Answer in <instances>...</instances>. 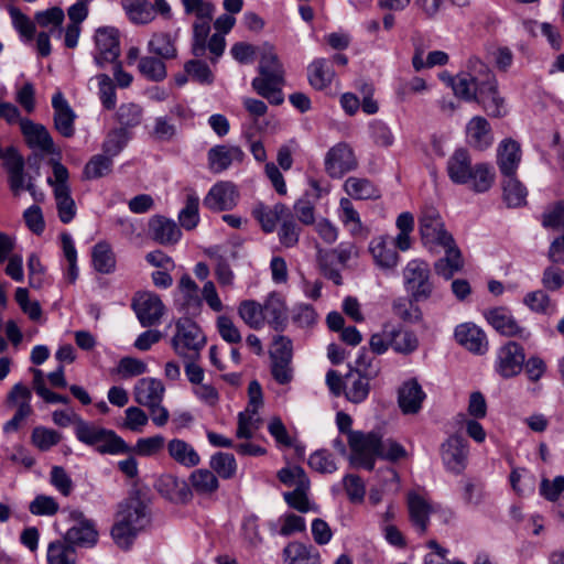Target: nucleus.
<instances>
[{
  "instance_id": "f257e3e1",
  "label": "nucleus",
  "mask_w": 564,
  "mask_h": 564,
  "mask_svg": "<svg viewBox=\"0 0 564 564\" xmlns=\"http://www.w3.org/2000/svg\"><path fill=\"white\" fill-rule=\"evenodd\" d=\"M403 286L408 300L394 301L393 312L405 322H417L422 318L417 304L429 301L434 291L429 263L421 259L410 260L403 270Z\"/></svg>"
},
{
  "instance_id": "f03ea898",
  "label": "nucleus",
  "mask_w": 564,
  "mask_h": 564,
  "mask_svg": "<svg viewBox=\"0 0 564 564\" xmlns=\"http://www.w3.org/2000/svg\"><path fill=\"white\" fill-rule=\"evenodd\" d=\"M446 172L451 182L455 185L471 183L475 193L488 192L496 177L492 166L488 163H476L473 165L471 155L466 148L456 149L448 158Z\"/></svg>"
},
{
  "instance_id": "7ed1b4c3",
  "label": "nucleus",
  "mask_w": 564,
  "mask_h": 564,
  "mask_svg": "<svg viewBox=\"0 0 564 564\" xmlns=\"http://www.w3.org/2000/svg\"><path fill=\"white\" fill-rule=\"evenodd\" d=\"M118 517L111 528V536L121 550L128 551L139 532L150 523V516L145 503L140 498H132L120 505Z\"/></svg>"
},
{
  "instance_id": "20e7f679",
  "label": "nucleus",
  "mask_w": 564,
  "mask_h": 564,
  "mask_svg": "<svg viewBox=\"0 0 564 564\" xmlns=\"http://www.w3.org/2000/svg\"><path fill=\"white\" fill-rule=\"evenodd\" d=\"M74 434L78 442L95 447L100 455H122L131 452V446L113 430L95 425L75 415Z\"/></svg>"
},
{
  "instance_id": "39448f33",
  "label": "nucleus",
  "mask_w": 564,
  "mask_h": 564,
  "mask_svg": "<svg viewBox=\"0 0 564 564\" xmlns=\"http://www.w3.org/2000/svg\"><path fill=\"white\" fill-rule=\"evenodd\" d=\"M469 67L482 72V79L473 100L480 105L484 111L492 118H502L507 115L505 98L500 96L496 75L477 57L469 58Z\"/></svg>"
},
{
  "instance_id": "423d86ee",
  "label": "nucleus",
  "mask_w": 564,
  "mask_h": 564,
  "mask_svg": "<svg viewBox=\"0 0 564 564\" xmlns=\"http://www.w3.org/2000/svg\"><path fill=\"white\" fill-rule=\"evenodd\" d=\"M419 230L424 245L443 247L448 253L459 254V248L446 229L440 212L435 207L422 209L419 218Z\"/></svg>"
},
{
  "instance_id": "0eeeda50",
  "label": "nucleus",
  "mask_w": 564,
  "mask_h": 564,
  "mask_svg": "<svg viewBox=\"0 0 564 564\" xmlns=\"http://www.w3.org/2000/svg\"><path fill=\"white\" fill-rule=\"evenodd\" d=\"M348 444L351 451L350 465L372 471L376 465V455H380L381 436L373 432H350Z\"/></svg>"
},
{
  "instance_id": "6e6552de",
  "label": "nucleus",
  "mask_w": 564,
  "mask_h": 564,
  "mask_svg": "<svg viewBox=\"0 0 564 564\" xmlns=\"http://www.w3.org/2000/svg\"><path fill=\"white\" fill-rule=\"evenodd\" d=\"M70 520L75 523L70 527L62 539L76 547L89 549L98 542V530L94 520L87 519L83 511L73 510L69 513Z\"/></svg>"
},
{
  "instance_id": "1a4fd4ad",
  "label": "nucleus",
  "mask_w": 564,
  "mask_h": 564,
  "mask_svg": "<svg viewBox=\"0 0 564 564\" xmlns=\"http://www.w3.org/2000/svg\"><path fill=\"white\" fill-rule=\"evenodd\" d=\"M440 452L442 462L447 471L454 475L463 474L467 467L469 452L468 442L463 435L458 433L449 435L441 444Z\"/></svg>"
},
{
  "instance_id": "9d476101",
  "label": "nucleus",
  "mask_w": 564,
  "mask_h": 564,
  "mask_svg": "<svg viewBox=\"0 0 564 564\" xmlns=\"http://www.w3.org/2000/svg\"><path fill=\"white\" fill-rule=\"evenodd\" d=\"M524 358L523 346L509 340L497 350L495 370L503 379L514 378L522 372Z\"/></svg>"
},
{
  "instance_id": "9b49d317",
  "label": "nucleus",
  "mask_w": 564,
  "mask_h": 564,
  "mask_svg": "<svg viewBox=\"0 0 564 564\" xmlns=\"http://www.w3.org/2000/svg\"><path fill=\"white\" fill-rule=\"evenodd\" d=\"M131 306L142 327L159 325L165 313L160 295L150 291L137 293Z\"/></svg>"
},
{
  "instance_id": "f8f14e48",
  "label": "nucleus",
  "mask_w": 564,
  "mask_h": 564,
  "mask_svg": "<svg viewBox=\"0 0 564 564\" xmlns=\"http://www.w3.org/2000/svg\"><path fill=\"white\" fill-rule=\"evenodd\" d=\"M96 53L94 55L95 64L99 68H105L109 62L117 61L120 57V35L115 26H100L95 33Z\"/></svg>"
},
{
  "instance_id": "ddd939ff",
  "label": "nucleus",
  "mask_w": 564,
  "mask_h": 564,
  "mask_svg": "<svg viewBox=\"0 0 564 564\" xmlns=\"http://www.w3.org/2000/svg\"><path fill=\"white\" fill-rule=\"evenodd\" d=\"M484 316L487 323L502 336L518 337L523 340L531 336V333L520 326L510 311L503 306L489 308L484 312Z\"/></svg>"
},
{
  "instance_id": "4468645a",
  "label": "nucleus",
  "mask_w": 564,
  "mask_h": 564,
  "mask_svg": "<svg viewBox=\"0 0 564 564\" xmlns=\"http://www.w3.org/2000/svg\"><path fill=\"white\" fill-rule=\"evenodd\" d=\"M357 167L352 149L345 142L337 143L325 156V171L332 178H341Z\"/></svg>"
},
{
  "instance_id": "2eb2a0df",
  "label": "nucleus",
  "mask_w": 564,
  "mask_h": 564,
  "mask_svg": "<svg viewBox=\"0 0 564 564\" xmlns=\"http://www.w3.org/2000/svg\"><path fill=\"white\" fill-rule=\"evenodd\" d=\"M239 199L237 187L231 182H218L210 187L203 199L206 208L214 213L234 209Z\"/></svg>"
},
{
  "instance_id": "dca6fc26",
  "label": "nucleus",
  "mask_w": 564,
  "mask_h": 564,
  "mask_svg": "<svg viewBox=\"0 0 564 564\" xmlns=\"http://www.w3.org/2000/svg\"><path fill=\"white\" fill-rule=\"evenodd\" d=\"M260 76L254 77L251 86L254 91L265 98L269 104L279 106L284 101V95L281 85L284 83L282 74L268 72L265 67H259Z\"/></svg>"
},
{
  "instance_id": "f3484780",
  "label": "nucleus",
  "mask_w": 564,
  "mask_h": 564,
  "mask_svg": "<svg viewBox=\"0 0 564 564\" xmlns=\"http://www.w3.org/2000/svg\"><path fill=\"white\" fill-rule=\"evenodd\" d=\"M175 326L176 334L172 338V347L178 356H185V354L180 350V340L183 343V348L188 350L199 351L205 346V337L197 340L200 328L192 318L182 317L176 322Z\"/></svg>"
},
{
  "instance_id": "a211bd4d",
  "label": "nucleus",
  "mask_w": 564,
  "mask_h": 564,
  "mask_svg": "<svg viewBox=\"0 0 564 564\" xmlns=\"http://www.w3.org/2000/svg\"><path fill=\"white\" fill-rule=\"evenodd\" d=\"M151 239L162 246L177 243L183 234L176 223L163 215H153L148 223Z\"/></svg>"
},
{
  "instance_id": "6ab92c4d",
  "label": "nucleus",
  "mask_w": 564,
  "mask_h": 564,
  "mask_svg": "<svg viewBox=\"0 0 564 564\" xmlns=\"http://www.w3.org/2000/svg\"><path fill=\"white\" fill-rule=\"evenodd\" d=\"M20 127L29 148L39 149L43 154L57 152L52 135L43 124L23 119Z\"/></svg>"
},
{
  "instance_id": "aec40b11",
  "label": "nucleus",
  "mask_w": 564,
  "mask_h": 564,
  "mask_svg": "<svg viewBox=\"0 0 564 564\" xmlns=\"http://www.w3.org/2000/svg\"><path fill=\"white\" fill-rule=\"evenodd\" d=\"M480 79H482V72L470 68L468 62L466 72H460L456 76H448V86L452 87L457 98L471 102L476 98L475 94Z\"/></svg>"
},
{
  "instance_id": "412c9836",
  "label": "nucleus",
  "mask_w": 564,
  "mask_h": 564,
  "mask_svg": "<svg viewBox=\"0 0 564 564\" xmlns=\"http://www.w3.org/2000/svg\"><path fill=\"white\" fill-rule=\"evenodd\" d=\"M426 393L415 378L404 381L398 389V405L403 414H416L422 409Z\"/></svg>"
},
{
  "instance_id": "4be33fe9",
  "label": "nucleus",
  "mask_w": 564,
  "mask_h": 564,
  "mask_svg": "<svg viewBox=\"0 0 564 564\" xmlns=\"http://www.w3.org/2000/svg\"><path fill=\"white\" fill-rule=\"evenodd\" d=\"M52 107L54 109L55 129L64 138H72L75 134V120L77 116L61 91L53 95Z\"/></svg>"
},
{
  "instance_id": "5701e85b",
  "label": "nucleus",
  "mask_w": 564,
  "mask_h": 564,
  "mask_svg": "<svg viewBox=\"0 0 564 564\" xmlns=\"http://www.w3.org/2000/svg\"><path fill=\"white\" fill-rule=\"evenodd\" d=\"M1 159H4V165L8 171L9 187L14 196L24 191L25 160L14 147L7 148Z\"/></svg>"
},
{
  "instance_id": "b1692460",
  "label": "nucleus",
  "mask_w": 564,
  "mask_h": 564,
  "mask_svg": "<svg viewBox=\"0 0 564 564\" xmlns=\"http://www.w3.org/2000/svg\"><path fill=\"white\" fill-rule=\"evenodd\" d=\"M455 340L477 355H484L487 351V337L485 332L473 323H462L455 327Z\"/></svg>"
},
{
  "instance_id": "393cba45",
  "label": "nucleus",
  "mask_w": 564,
  "mask_h": 564,
  "mask_svg": "<svg viewBox=\"0 0 564 564\" xmlns=\"http://www.w3.org/2000/svg\"><path fill=\"white\" fill-rule=\"evenodd\" d=\"M243 159V151L236 145L217 144L207 152L208 169L214 174L228 170L234 161L242 162Z\"/></svg>"
},
{
  "instance_id": "a878e982",
  "label": "nucleus",
  "mask_w": 564,
  "mask_h": 564,
  "mask_svg": "<svg viewBox=\"0 0 564 564\" xmlns=\"http://www.w3.org/2000/svg\"><path fill=\"white\" fill-rule=\"evenodd\" d=\"M158 491L174 503H187L193 498L189 484L174 475H163L158 481Z\"/></svg>"
},
{
  "instance_id": "bb28decb",
  "label": "nucleus",
  "mask_w": 564,
  "mask_h": 564,
  "mask_svg": "<svg viewBox=\"0 0 564 564\" xmlns=\"http://www.w3.org/2000/svg\"><path fill=\"white\" fill-rule=\"evenodd\" d=\"M164 392L165 388L162 381L155 378H142L138 380L133 389L134 401L147 408L162 403Z\"/></svg>"
},
{
  "instance_id": "cd10ccee",
  "label": "nucleus",
  "mask_w": 564,
  "mask_h": 564,
  "mask_svg": "<svg viewBox=\"0 0 564 564\" xmlns=\"http://www.w3.org/2000/svg\"><path fill=\"white\" fill-rule=\"evenodd\" d=\"M521 161V148L513 139H505L497 150V163L503 176L517 174Z\"/></svg>"
},
{
  "instance_id": "c85d7f7f",
  "label": "nucleus",
  "mask_w": 564,
  "mask_h": 564,
  "mask_svg": "<svg viewBox=\"0 0 564 564\" xmlns=\"http://www.w3.org/2000/svg\"><path fill=\"white\" fill-rule=\"evenodd\" d=\"M466 133L469 145L475 150L484 151L492 144L491 127L484 117L471 118L467 123Z\"/></svg>"
},
{
  "instance_id": "c756f323",
  "label": "nucleus",
  "mask_w": 564,
  "mask_h": 564,
  "mask_svg": "<svg viewBox=\"0 0 564 564\" xmlns=\"http://www.w3.org/2000/svg\"><path fill=\"white\" fill-rule=\"evenodd\" d=\"M290 208L283 203H276L273 208L265 206L263 203H259L252 209L253 218L259 221L261 229L265 234H271L275 230L276 223L286 216Z\"/></svg>"
},
{
  "instance_id": "7c9ffc66",
  "label": "nucleus",
  "mask_w": 564,
  "mask_h": 564,
  "mask_svg": "<svg viewBox=\"0 0 564 564\" xmlns=\"http://www.w3.org/2000/svg\"><path fill=\"white\" fill-rule=\"evenodd\" d=\"M286 564H321V555L316 547L302 542H291L283 549Z\"/></svg>"
},
{
  "instance_id": "2f4dec72",
  "label": "nucleus",
  "mask_w": 564,
  "mask_h": 564,
  "mask_svg": "<svg viewBox=\"0 0 564 564\" xmlns=\"http://www.w3.org/2000/svg\"><path fill=\"white\" fill-rule=\"evenodd\" d=\"M334 76L335 72L327 58H315L307 67L308 83L316 90H324L329 87Z\"/></svg>"
},
{
  "instance_id": "473e14b6",
  "label": "nucleus",
  "mask_w": 564,
  "mask_h": 564,
  "mask_svg": "<svg viewBox=\"0 0 564 564\" xmlns=\"http://www.w3.org/2000/svg\"><path fill=\"white\" fill-rule=\"evenodd\" d=\"M502 182V199L508 208H520L528 204V189L525 185L517 177L503 176Z\"/></svg>"
},
{
  "instance_id": "72a5a7b5",
  "label": "nucleus",
  "mask_w": 564,
  "mask_h": 564,
  "mask_svg": "<svg viewBox=\"0 0 564 564\" xmlns=\"http://www.w3.org/2000/svg\"><path fill=\"white\" fill-rule=\"evenodd\" d=\"M263 322L278 333L285 330L288 325L286 306L283 301L271 295L262 305Z\"/></svg>"
},
{
  "instance_id": "f704fd0d",
  "label": "nucleus",
  "mask_w": 564,
  "mask_h": 564,
  "mask_svg": "<svg viewBox=\"0 0 564 564\" xmlns=\"http://www.w3.org/2000/svg\"><path fill=\"white\" fill-rule=\"evenodd\" d=\"M409 516L412 524L421 534L425 533L430 522L431 508L423 497L410 494L408 498Z\"/></svg>"
},
{
  "instance_id": "c9c22d12",
  "label": "nucleus",
  "mask_w": 564,
  "mask_h": 564,
  "mask_svg": "<svg viewBox=\"0 0 564 564\" xmlns=\"http://www.w3.org/2000/svg\"><path fill=\"white\" fill-rule=\"evenodd\" d=\"M91 263L101 274H110L116 270V256L109 242L99 241L93 247Z\"/></svg>"
},
{
  "instance_id": "e433bc0d",
  "label": "nucleus",
  "mask_w": 564,
  "mask_h": 564,
  "mask_svg": "<svg viewBox=\"0 0 564 564\" xmlns=\"http://www.w3.org/2000/svg\"><path fill=\"white\" fill-rule=\"evenodd\" d=\"M369 251L375 263L382 269H392L398 264V252L388 247L384 237L373 238L369 243Z\"/></svg>"
},
{
  "instance_id": "4c0bfd02",
  "label": "nucleus",
  "mask_w": 564,
  "mask_h": 564,
  "mask_svg": "<svg viewBox=\"0 0 564 564\" xmlns=\"http://www.w3.org/2000/svg\"><path fill=\"white\" fill-rule=\"evenodd\" d=\"M167 451L175 462L187 468L195 467L200 462V457L195 448L183 440H171L167 444Z\"/></svg>"
},
{
  "instance_id": "58836bf2",
  "label": "nucleus",
  "mask_w": 564,
  "mask_h": 564,
  "mask_svg": "<svg viewBox=\"0 0 564 564\" xmlns=\"http://www.w3.org/2000/svg\"><path fill=\"white\" fill-rule=\"evenodd\" d=\"M121 4L128 19L134 24H147L155 17L154 7L149 0H121Z\"/></svg>"
},
{
  "instance_id": "ea45409f",
  "label": "nucleus",
  "mask_w": 564,
  "mask_h": 564,
  "mask_svg": "<svg viewBox=\"0 0 564 564\" xmlns=\"http://www.w3.org/2000/svg\"><path fill=\"white\" fill-rule=\"evenodd\" d=\"M47 564H76V549L64 539L50 542L46 551Z\"/></svg>"
},
{
  "instance_id": "a19ab883",
  "label": "nucleus",
  "mask_w": 564,
  "mask_h": 564,
  "mask_svg": "<svg viewBox=\"0 0 564 564\" xmlns=\"http://www.w3.org/2000/svg\"><path fill=\"white\" fill-rule=\"evenodd\" d=\"M460 498L466 506L477 507L481 505L486 497L485 484L476 477L464 478L459 481Z\"/></svg>"
},
{
  "instance_id": "79ce46f5",
  "label": "nucleus",
  "mask_w": 564,
  "mask_h": 564,
  "mask_svg": "<svg viewBox=\"0 0 564 564\" xmlns=\"http://www.w3.org/2000/svg\"><path fill=\"white\" fill-rule=\"evenodd\" d=\"M115 118L119 123L118 128H126L127 132H132V129L142 122L143 109L134 102L121 104L115 113Z\"/></svg>"
},
{
  "instance_id": "37998d69",
  "label": "nucleus",
  "mask_w": 564,
  "mask_h": 564,
  "mask_svg": "<svg viewBox=\"0 0 564 564\" xmlns=\"http://www.w3.org/2000/svg\"><path fill=\"white\" fill-rule=\"evenodd\" d=\"M182 228L187 231L195 229L199 221V197L195 192L186 195L185 205L177 215Z\"/></svg>"
},
{
  "instance_id": "c03bdc74",
  "label": "nucleus",
  "mask_w": 564,
  "mask_h": 564,
  "mask_svg": "<svg viewBox=\"0 0 564 564\" xmlns=\"http://www.w3.org/2000/svg\"><path fill=\"white\" fill-rule=\"evenodd\" d=\"M189 487L198 495H212L219 488L218 477L209 469H195L189 476Z\"/></svg>"
},
{
  "instance_id": "a18cd8bd",
  "label": "nucleus",
  "mask_w": 564,
  "mask_h": 564,
  "mask_svg": "<svg viewBox=\"0 0 564 564\" xmlns=\"http://www.w3.org/2000/svg\"><path fill=\"white\" fill-rule=\"evenodd\" d=\"M344 187L346 193L355 199H376L380 196L379 189L367 178L348 177Z\"/></svg>"
},
{
  "instance_id": "49530a36",
  "label": "nucleus",
  "mask_w": 564,
  "mask_h": 564,
  "mask_svg": "<svg viewBox=\"0 0 564 564\" xmlns=\"http://www.w3.org/2000/svg\"><path fill=\"white\" fill-rule=\"evenodd\" d=\"M112 158L108 154L93 155L84 166L83 178L89 181L101 178L112 171Z\"/></svg>"
},
{
  "instance_id": "de8ad7c7",
  "label": "nucleus",
  "mask_w": 564,
  "mask_h": 564,
  "mask_svg": "<svg viewBox=\"0 0 564 564\" xmlns=\"http://www.w3.org/2000/svg\"><path fill=\"white\" fill-rule=\"evenodd\" d=\"M213 473H216L221 479H231L237 473V462L231 453L217 452L209 460Z\"/></svg>"
},
{
  "instance_id": "09e8293b",
  "label": "nucleus",
  "mask_w": 564,
  "mask_h": 564,
  "mask_svg": "<svg viewBox=\"0 0 564 564\" xmlns=\"http://www.w3.org/2000/svg\"><path fill=\"white\" fill-rule=\"evenodd\" d=\"M132 138L133 132H127L126 128H113L107 133L102 143V151L111 158L117 156Z\"/></svg>"
},
{
  "instance_id": "8fccbe9b",
  "label": "nucleus",
  "mask_w": 564,
  "mask_h": 564,
  "mask_svg": "<svg viewBox=\"0 0 564 564\" xmlns=\"http://www.w3.org/2000/svg\"><path fill=\"white\" fill-rule=\"evenodd\" d=\"M149 51L163 59L175 58L177 50L174 40L167 32L154 33L149 41Z\"/></svg>"
},
{
  "instance_id": "3c124183",
  "label": "nucleus",
  "mask_w": 564,
  "mask_h": 564,
  "mask_svg": "<svg viewBox=\"0 0 564 564\" xmlns=\"http://www.w3.org/2000/svg\"><path fill=\"white\" fill-rule=\"evenodd\" d=\"M140 74L151 82H162L166 77V66L161 57L143 56L139 59Z\"/></svg>"
},
{
  "instance_id": "603ef678",
  "label": "nucleus",
  "mask_w": 564,
  "mask_h": 564,
  "mask_svg": "<svg viewBox=\"0 0 564 564\" xmlns=\"http://www.w3.org/2000/svg\"><path fill=\"white\" fill-rule=\"evenodd\" d=\"M63 438L61 432L45 427V426H35L31 433V443L41 452H47L53 446H56Z\"/></svg>"
},
{
  "instance_id": "864d4df0",
  "label": "nucleus",
  "mask_w": 564,
  "mask_h": 564,
  "mask_svg": "<svg viewBox=\"0 0 564 564\" xmlns=\"http://www.w3.org/2000/svg\"><path fill=\"white\" fill-rule=\"evenodd\" d=\"M384 334L392 335V348L397 352L411 354L416 350L419 340L412 332H402L395 327L384 326Z\"/></svg>"
},
{
  "instance_id": "5fc2aeb1",
  "label": "nucleus",
  "mask_w": 564,
  "mask_h": 564,
  "mask_svg": "<svg viewBox=\"0 0 564 564\" xmlns=\"http://www.w3.org/2000/svg\"><path fill=\"white\" fill-rule=\"evenodd\" d=\"M302 228L296 223L293 213L290 210L282 219L278 231L280 243L285 248H293L299 243Z\"/></svg>"
},
{
  "instance_id": "6e6d98bb",
  "label": "nucleus",
  "mask_w": 564,
  "mask_h": 564,
  "mask_svg": "<svg viewBox=\"0 0 564 564\" xmlns=\"http://www.w3.org/2000/svg\"><path fill=\"white\" fill-rule=\"evenodd\" d=\"M184 70L194 83L209 86L215 82V75L208 64L199 57L189 59L184 64Z\"/></svg>"
},
{
  "instance_id": "4d7b16f0",
  "label": "nucleus",
  "mask_w": 564,
  "mask_h": 564,
  "mask_svg": "<svg viewBox=\"0 0 564 564\" xmlns=\"http://www.w3.org/2000/svg\"><path fill=\"white\" fill-rule=\"evenodd\" d=\"M307 465L319 474H333L338 468L334 455L325 448L313 452L307 459Z\"/></svg>"
},
{
  "instance_id": "13d9d810",
  "label": "nucleus",
  "mask_w": 564,
  "mask_h": 564,
  "mask_svg": "<svg viewBox=\"0 0 564 564\" xmlns=\"http://www.w3.org/2000/svg\"><path fill=\"white\" fill-rule=\"evenodd\" d=\"M262 305L254 300H245L239 304L238 314L251 328L258 329L263 324Z\"/></svg>"
},
{
  "instance_id": "bf43d9fd",
  "label": "nucleus",
  "mask_w": 564,
  "mask_h": 564,
  "mask_svg": "<svg viewBox=\"0 0 564 564\" xmlns=\"http://www.w3.org/2000/svg\"><path fill=\"white\" fill-rule=\"evenodd\" d=\"M96 78L98 79V95L104 109L108 111L113 110L117 105L116 84L105 73L98 74Z\"/></svg>"
},
{
  "instance_id": "052dcab7",
  "label": "nucleus",
  "mask_w": 564,
  "mask_h": 564,
  "mask_svg": "<svg viewBox=\"0 0 564 564\" xmlns=\"http://www.w3.org/2000/svg\"><path fill=\"white\" fill-rule=\"evenodd\" d=\"M56 200L57 215L63 224H69L76 216V204L72 197L70 191L65 188L54 193Z\"/></svg>"
},
{
  "instance_id": "680f3d73",
  "label": "nucleus",
  "mask_w": 564,
  "mask_h": 564,
  "mask_svg": "<svg viewBox=\"0 0 564 564\" xmlns=\"http://www.w3.org/2000/svg\"><path fill=\"white\" fill-rule=\"evenodd\" d=\"M10 15L12 23L17 32L25 41H33L36 34L35 21H32L26 14L21 12L18 8L12 7L10 9Z\"/></svg>"
},
{
  "instance_id": "e2e57ef3",
  "label": "nucleus",
  "mask_w": 564,
  "mask_h": 564,
  "mask_svg": "<svg viewBox=\"0 0 564 564\" xmlns=\"http://www.w3.org/2000/svg\"><path fill=\"white\" fill-rule=\"evenodd\" d=\"M241 533L243 539L253 547L263 543V536L260 533V518L250 513L242 518Z\"/></svg>"
},
{
  "instance_id": "0e129e2a",
  "label": "nucleus",
  "mask_w": 564,
  "mask_h": 564,
  "mask_svg": "<svg viewBox=\"0 0 564 564\" xmlns=\"http://www.w3.org/2000/svg\"><path fill=\"white\" fill-rule=\"evenodd\" d=\"M64 19V11L59 7H52L46 10L36 11L34 14V21L37 25L41 28L52 26L50 32H53L54 29H58L61 33Z\"/></svg>"
},
{
  "instance_id": "69168bd1",
  "label": "nucleus",
  "mask_w": 564,
  "mask_h": 564,
  "mask_svg": "<svg viewBox=\"0 0 564 564\" xmlns=\"http://www.w3.org/2000/svg\"><path fill=\"white\" fill-rule=\"evenodd\" d=\"M446 256L444 258L438 259L434 263V271L437 275L444 278L445 280H449L453 278L455 272L462 269V253L456 254L454 251L448 253L446 250Z\"/></svg>"
},
{
  "instance_id": "338daca9",
  "label": "nucleus",
  "mask_w": 564,
  "mask_h": 564,
  "mask_svg": "<svg viewBox=\"0 0 564 564\" xmlns=\"http://www.w3.org/2000/svg\"><path fill=\"white\" fill-rule=\"evenodd\" d=\"M343 485L351 503H362L366 495V486L362 478L355 474H346L343 478Z\"/></svg>"
},
{
  "instance_id": "774afa93",
  "label": "nucleus",
  "mask_w": 564,
  "mask_h": 564,
  "mask_svg": "<svg viewBox=\"0 0 564 564\" xmlns=\"http://www.w3.org/2000/svg\"><path fill=\"white\" fill-rule=\"evenodd\" d=\"M369 134L379 147L389 148L394 142V135L390 127L380 119H373L369 122Z\"/></svg>"
}]
</instances>
